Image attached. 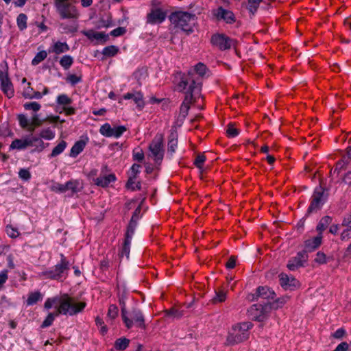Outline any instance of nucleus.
<instances>
[{"instance_id": "1", "label": "nucleus", "mask_w": 351, "mask_h": 351, "mask_svg": "<svg viewBox=\"0 0 351 351\" xmlns=\"http://www.w3.org/2000/svg\"><path fill=\"white\" fill-rule=\"evenodd\" d=\"M86 303L84 302H77L74 298L70 297L64 293L60 296L59 305L57 306V311L54 313H50L41 324L42 328L50 326L56 317L60 315L73 316L81 313L86 307Z\"/></svg>"}, {"instance_id": "2", "label": "nucleus", "mask_w": 351, "mask_h": 351, "mask_svg": "<svg viewBox=\"0 0 351 351\" xmlns=\"http://www.w3.org/2000/svg\"><path fill=\"white\" fill-rule=\"evenodd\" d=\"M178 88L181 90H185V98L180 106V117L184 119L188 114L190 104L200 96V82H199V79H196L191 75L181 80L178 84Z\"/></svg>"}, {"instance_id": "3", "label": "nucleus", "mask_w": 351, "mask_h": 351, "mask_svg": "<svg viewBox=\"0 0 351 351\" xmlns=\"http://www.w3.org/2000/svg\"><path fill=\"white\" fill-rule=\"evenodd\" d=\"M252 327L253 324L250 322L232 326L227 335L225 345L232 346L246 341L250 337V330Z\"/></svg>"}, {"instance_id": "4", "label": "nucleus", "mask_w": 351, "mask_h": 351, "mask_svg": "<svg viewBox=\"0 0 351 351\" xmlns=\"http://www.w3.org/2000/svg\"><path fill=\"white\" fill-rule=\"evenodd\" d=\"M55 6L61 19L75 21L80 16V12L72 0H55Z\"/></svg>"}, {"instance_id": "5", "label": "nucleus", "mask_w": 351, "mask_h": 351, "mask_svg": "<svg viewBox=\"0 0 351 351\" xmlns=\"http://www.w3.org/2000/svg\"><path fill=\"white\" fill-rule=\"evenodd\" d=\"M169 20L175 25L182 28L183 31L192 32L196 16L187 12L178 11L171 13Z\"/></svg>"}, {"instance_id": "6", "label": "nucleus", "mask_w": 351, "mask_h": 351, "mask_svg": "<svg viewBox=\"0 0 351 351\" xmlns=\"http://www.w3.org/2000/svg\"><path fill=\"white\" fill-rule=\"evenodd\" d=\"M69 269V262L63 254H61L60 262L53 269L43 271L40 276L53 280H62L65 278Z\"/></svg>"}, {"instance_id": "7", "label": "nucleus", "mask_w": 351, "mask_h": 351, "mask_svg": "<svg viewBox=\"0 0 351 351\" xmlns=\"http://www.w3.org/2000/svg\"><path fill=\"white\" fill-rule=\"evenodd\" d=\"M276 294L275 291L267 286L258 287L256 292L250 294L247 297L248 300L251 302L258 301L262 303L271 302L276 298Z\"/></svg>"}, {"instance_id": "8", "label": "nucleus", "mask_w": 351, "mask_h": 351, "mask_svg": "<svg viewBox=\"0 0 351 351\" xmlns=\"http://www.w3.org/2000/svg\"><path fill=\"white\" fill-rule=\"evenodd\" d=\"M248 312L254 320L263 322L271 313V307L267 302L262 303L258 302V303L253 304L248 310Z\"/></svg>"}, {"instance_id": "9", "label": "nucleus", "mask_w": 351, "mask_h": 351, "mask_svg": "<svg viewBox=\"0 0 351 351\" xmlns=\"http://www.w3.org/2000/svg\"><path fill=\"white\" fill-rule=\"evenodd\" d=\"M324 188L322 186L316 187L311 197V202L307 210V214L317 213L319 210L326 200L324 195Z\"/></svg>"}, {"instance_id": "10", "label": "nucleus", "mask_w": 351, "mask_h": 351, "mask_svg": "<svg viewBox=\"0 0 351 351\" xmlns=\"http://www.w3.org/2000/svg\"><path fill=\"white\" fill-rule=\"evenodd\" d=\"M149 150L151 153L150 156L154 158L156 162H161L164 157V145L163 136L157 134L149 146Z\"/></svg>"}, {"instance_id": "11", "label": "nucleus", "mask_w": 351, "mask_h": 351, "mask_svg": "<svg viewBox=\"0 0 351 351\" xmlns=\"http://www.w3.org/2000/svg\"><path fill=\"white\" fill-rule=\"evenodd\" d=\"M210 42L220 50H226L234 45L235 41L223 34H215L212 36Z\"/></svg>"}, {"instance_id": "12", "label": "nucleus", "mask_w": 351, "mask_h": 351, "mask_svg": "<svg viewBox=\"0 0 351 351\" xmlns=\"http://www.w3.org/2000/svg\"><path fill=\"white\" fill-rule=\"evenodd\" d=\"M128 319L131 322V325L126 326L128 328H131L133 326L145 328L144 316L140 309L133 308L130 312H128Z\"/></svg>"}, {"instance_id": "13", "label": "nucleus", "mask_w": 351, "mask_h": 351, "mask_svg": "<svg viewBox=\"0 0 351 351\" xmlns=\"http://www.w3.org/2000/svg\"><path fill=\"white\" fill-rule=\"evenodd\" d=\"M307 258L308 256L305 252H300L295 257L289 261L287 267L289 270L294 271L298 268L302 267L304 263L306 262Z\"/></svg>"}, {"instance_id": "14", "label": "nucleus", "mask_w": 351, "mask_h": 351, "mask_svg": "<svg viewBox=\"0 0 351 351\" xmlns=\"http://www.w3.org/2000/svg\"><path fill=\"white\" fill-rule=\"evenodd\" d=\"M166 14L160 9H154L147 16V23L150 24L160 23L165 21Z\"/></svg>"}, {"instance_id": "15", "label": "nucleus", "mask_w": 351, "mask_h": 351, "mask_svg": "<svg viewBox=\"0 0 351 351\" xmlns=\"http://www.w3.org/2000/svg\"><path fill=\"white\" fill-rule=\"evenodd\" d=\"M215 16L218 19H223L227 23L231 24L235 22L234 13L230 10L223 8L222 7L218 8L216 11Z\"/></svg>"}, {"instance_id": "16", "label": "nucleus", "mask_w": 351, "mask_h": 351, "mask_svg": "<svg viewBox=\"0 0 351 351\" xmlns=\"http://www.w3.org/2000/svg\"><path fill=\"white\" fill-rule=\"evenodd\" d=\"M123 98L124 99H132L140 110L143 109L145 106L143 95L141 92L128 93L123 96Z\"/></svg>"}, {"instance_id": "17", "label": "nucleus", "mask_w": 351, "mask_h": 351, "mask_svg": "<svg viewBox=\"0 0 351 351\" xmlns=\"http://www.w3.org/2000/svg\"><path fill=\"white\" fill-rule=\"evenodd\" d=\"M116 176L114 173L108 175H100L99 177L93 180L95 184L103 188L108 186L111 182L116 181Z\"/></svg>"}, {"instance_id": "18", "label": "nucleus", "mask_w": 351, "mask_h": 351, "mask_svg": "<svg viewBox=\"0 0 351 351\" xmlns=\"http://www.w3.org/2000/svg\"><path fill=\"white\" fill-rule=\"evenodd\" d=\"M322 237L319 235L313 239H308L304 243V250L302 252H311L317 249L322 243Z\"/></svg>"}, {"instance_id": "19", "label": "nucleus", "mask_w": 351, "mask_h": 351, "mask_svg": "<svg viewBox=\"0 0 351 351\" xmlns=\"http://www.w3.org/2000/svg\"><path fill=\"white\" fill-rule=\"evenodd\" d=\"M342 226L346 227V229L341 234V239L347 241L351 238V213L345 215L342 221Z\"/></svg>"}, {"instance_id": "20", "label": "nucleus", "mask_w": 351, "mask_h": 351, "mask_svg": "<svg viewBox=\"0 0 351 351\" xmlns=\"http://www.w3.org/2000/svg\"><path fill=\"white\" fill-rule=\"evenodd\" d=\"M206 65L199 62L195 66L194 71L189 72L188 75L182 77L181 80L191 75L194 76L195 78L199 79V82H200V86H202V77L206 73Z\"/></svg>"}, {"instance_id": "21", "label": "nucleus", "mask_w": 351, "mask_h": 351, "mask_svg": "<svg viewBox=\"0 0 351 351\" xmlns=\"http://www.w3.org/2000/svg\"><path fill=\"white\" fill-rule=\"evenodd\" d=\"M178 147V133L176 131H171L168 137L167 154L172 156L176 152Z\"/></svg>"}, {"instance_id": "22", "label": "nucleus", "mask_w": 351, "mask_h": 351, "mask_svg": "<svg viewBox=\"0 0 351 351\" xmlns=\"http://www.w3.org/2000/svg\"><path fill=\"white\" fill-rule=\"evenodd\" d=\"M280 284L285 289H293L295 287L298 282L294 278H290L287 274L280 275Z\"/></svg>"}, {"instance_id": "23", "label": "nucleus", "mask_w": 351, "mask_h": 351, "mask_svg": "<svg viewBox=\"0 0 351 351\" xmlns=\"http://www.w3.org/2000/svg\"><path fill=\"white\" fill-rule=\"evenodd\" d=\"M1 89L8 97L11 98L14 96V91L13 85L8 77V75H5L4 79H2Z\"/></svg>"}, {"instance_id": "24", "label": "nucleus", "mask_w": 351, "mask_h": 351, "mask_svg": "<svg viewBox=\"0 0 351 351\" xmlns=\"http://www.w3.org/2000/svg\"><path fill=\"white\" fill-rule=\"evenodd\" d=\"M69 46L66 43L58 41L53 44V45L49 49V53H54L56 54H60L62 53L67 52L69 51Z\"/></svg>"}, {"instance_id": "25", "label": "nucleus", "mask_w": 351, "mask_h": 351, "mask_svg": "<svg viewBox=\"0 0 351 351\" xmlns=\"http://www.w3.org/2000/svg\"><path fill=\"white\" fill-rule=\"evenodd\" d=\"M82 188L80 182L77 180H71L65 183L66 192L70 191L72 195L80 191Z\"/></svg>"}, {"instance_id": "26", "label": "nucleus", "mask_w": 351, "mask_h": 351, "mask_svg": "<svg viewBox=\"0 0 351 351\" xmlns=\"http://www.w3.org/2000/svg\"><path fill=\"white\" fill-rule=\"evenodd\" d=\"M84 35H86L90 40H104V42L108 38V36L104 33L97 32L93 30H89L86 32H84Z\"/></svg>"}, {"instance_id": "27", "label": "nucleus", "mask_w": 351, "mask_h": 351, "mask_svg": "<svg viewBox=\"0 0 351 351\" xmlns=\"http://www.w3.org/2000/svg\"><path fill=\"white\" fill-rule=\"evenodd\" d=\"M28 146H31V141L27 140V138L25 139H15L12 141L10 148L12 149H23L27 147Z\"/></svg>"}, {"instance_id": "28", "label": "nucleus", "mask_w": 351, "mask_h": 351, "mask_svg": "<svg viewBox=\"0 0 351 351\" xmlns=\"http://www.w3.org/2000/svg\"><path fill=\"white\" fill-rule=\"evenodd\" d=\"M289 298L288 296H283L278 298L274 300L273 302H267V304H269V306L271 307V310H277L281 307L283 306L284 304H285L287 301L289 300Z\"/></svg>"}, {"instance_id": "29", "label": "nucleus", "mask_w": 351, "mask_h": 351, "mask_svg": "<svg viewBox=\"0 0 351 351\" xmlns=\"http://www.w3.org/2000/svg\"><path fill=\"white\" fill-rule=\"evenodd\" d=\"M86 145V143L84 141H77L73 146L71 147L70 152V156L76 157L78 154H80L83 149H84Z\"/></svg>"}, {"instance_id": "30", "label": "nucleus", "mask_w": 351, "mask_h": 351, "mask_svg": "<svg viewBox=\"0 0 351 351\" xmlns=\"http://www.w3.org/2000/svg\"><path fill=\"white\" fill-rule=\"evenodd\" d=\"M332 222V218L330 216H324L323 217L317 226V230L320 232H322L326 230V228Z\"/></svg>"}, {"instance_id": "31", "label": "nucleus", "mask_w": 351, "mask_h": 351, "mask_svg": "<svg viewBox=\"0 0 351 351\" xmlns=\"http://www.w3.org/2000/svg\"><path fill=\"white\" fill-rule=\"evenodd\" d=\"M120 305L121 306V317L125 326H130L131 322L128 319V311L126 310L125 302L123 298L120 299Z\"/></svg>"}, {"instance_id": "32", "label": "nucleus", "mask_w": 351, "mask_h": 351, "mask_svg": "<svg viewBox=\"0 0 351 351\" xmlns=\"http://www.w3.org/2000/svg\"><path fill=\"white\" fill-rule=\"evenodd\" d=\"M183 312L182 311H180L178 309L171 308L169 310H166L165 311V316L167 318L171 319H180L182 317Z\"/></svg>"}, {"instance_id": "33", "label": "nucleus", "mask_w": 351, "mask_h": 351, "mask_svg": "<svg viewBox=\"0 0 351 351\" xmlns=\"http://www.w3.org/2000/svg\"><path fill=\"white\" fill-rule=\"evenodd\" d=\"M66 143L64 141H61L52 150L51 153L49 155L50 158L56 157L60 155L61 153L64 152L65 148L66 147Z\"/></svg>"}, {"instance_id": "34", "label": "nucleus", "mask_w": 351, "mask_h": 351, "mask_svg": "<svg viewBox=\"0 0 351 351\" xmlns=\"http://www.w3.org/2000/svg\"><path fill=\"white\" fill-rule=\"evenodd\" d=\"M136 225V219L130 220L128 226L127 232L125 233V239L132 241Z\"/></svg>"}, {"instance_id": "35", "label": "nucleus", "mask_w": 351, "mask_h": 351, "mask_svg": "<svg viewBox=\"0 0 351 351\" xmlns=\"http://www.w3.org/2000/svg\"><path fill=\"white\" fill-rule=\"evenodd\" d=\"M262 1L263 0H248L247 9L252 15H254Z\"/></svg>"}, {"instance_id": "36", "label": "nucleus", "mask_w": 351, "mask_h": 351, "mask_svg": "<svg viewBox=\"0 0 351 351\" xmlns=\"http://www.w3.org/2000/svg\"><path fill=\"white\" fill-rule=\"evenodd\" d=\"M43 296L41 293L38 291H36L34 293H31L29 294L28 298L27 300V304L29 306L33 305L36 304L38 301L42 300Z\"/></svg>"}, {"instance_id": "37", "label": "nucleus", "mask_w": 351, "mask_h": 351, "mask_svg": "<svg viewBox=\"0 0 351 351\" xmlns=\"http://www.w3.org/2000/svg\"><path fill=\"white\" fill-rule=\"evenodd\" d=\"M73 63V58L69 55L63 56L60 60V64L65 69H69Z\"/></svg>"}, {"instance_id": "38", "label": "nucleus", "mask_w": 351, "mask_h": 351, "mask_svg": "<svg viewBox=\"0 0 351 351\" xmlns=\"http://www.w3.org/2000/svg\"><path fill=\"white\" fill-rule=\"evenodd\" d=\"M27 17L26 14L21 13L19 14L16 19L18 27L20 30H24L27 28Z\"/></svg>"}, {"instance_id": "39", "label": "nucleus", "mask_w": 351, "mask_h": 351, "mask_svg": "<svg viewBox=\"0 0 351 351\" xmlns=\"http://www.w3.org/2000/svg\"><path fill=\"white\" fill-rule=\"evenodd\" d=\"M118 51L119 49L117 47L114 45H110L104 48L102 54L108 57H112L114 56L118 53Z\"/></svg>"}, {"instance_id": "40", "label": "nucleus", "mask_w": 351, "mask_h": 351, "mask_svg": "<svg viewBox=\"0 0 351 351\" xmlns=\"http://www.w3.org/2000/svg\"><path fill=\"white\" fill-rule=\"evenodd\" d=\"M47 56V53L46 51H40L37 53L35 57L32 60V64L34 66L38 65L42 61H43Z\"/></svg>"}, {"instance_id": "41", "label": "nucleus", "mask_w": 351, "mask_h": 351, "mask_svg": "<svg viewBox=\"0 0 351 351\" xmlns=\"http://www.w3.org/2000/svg\"><path fill=\"white\" fill-rule=\"evenodd\" d=\"M129 339L126 338H119L115 341L114 347L118 350H124L128 346Z\"/></svg>"}, {"instance_id": "42", "label": "nucleus", "mask_w": 351, "mask_h": 351, "mask_svg": "<svg viewBox=\"0 0 351 351\" xmlns=\"http://www.w3.org/2000/svg\"><path fill=\"white\" fill-rule=\"evenodd\" d=\"M130 245H131V241L130 240H124V243L121 249V251L119 253L120 256L123 257L124 256H126L127 258H129L130 252Z\"/></svg>"}, {"instance_id": "43", "label": "nucleus", "mask_w": 351, "mask_h": 351, "mask_svg": "<svg viewBox=\"0 0 351 351\" xmlns=\"http://www.w3.org/2000/svg\"><path fill=\"white\" fill-rule=\"evenodd\" d=\"M136 178H133L132 176H130L126 183V187L128 189H130L132 191H136V190H140L141 189V183L138 182H135L134 181V179Z\"/></svg>"}, {"instance_id": "44", "label": "nucleus", "mask_w": 351, "mask_h": 351, "mask_svg": "<svg viewBox=\"0 0 351 351\" xmlns=\"http://www.w3.org/2000/svg\"><path fill=\"white\" fill-rule=\"evenodd\" d=\"M119 309L114 304L110 305L108 311L107 317L110 320H114L118 316Z\"/></svg>"}, {"instance_id": "45", "label": "nucleus", "mask_w": 351, "mask_h": 351, "mask_svg": "<svg viewBox=\"0 0 351 351\" xmlns=\"http://www.w3.org/2000/svg\"><path fill=\"white\" fill-rule=\"evenodd\" d=\"M100 133L106 137H112V128L109 123H105L99 129Z\"/></svg>"}, {"instance_id": "46", "label": "nucleus", "mask_w": 351, "mask_h": 351, "mask_svg": "<svg viewBox=\"0 0 351 351\" xmlns=\"http://www.w3.org/2000/svg\"><path fill=\"white\" fill-rule=\"evenodd\" d=\"M40 138L46 140H51L55 137V133L49 128L41 130L40 133Z\"/></svg>"}, {"instance_id": "47", "label": "nucleus", "mask_w": 351, "mask_h": 351, "mask_svg": "<svg viewBox=\"0 0 351 351\" xmlns=\"http://www.w3.org/2000/svg\"><path fill=\"white\" fill-rule=\"evenodd\" d=\"M23 107L27 110H32V111L36 112L40 110L41 106L36 101L27 102L23 105Z\"/></svg>"}, {"instance_id": "48", "label": "nucleus", "mask_w": 351, "mask_h": 351, "mask_svg": "<svg viewBox=\"0 0 351 351\" xmlns=\"http://www.w3.org/2000/svg\"><path fill=\"white\" fill-rule=\"evenodd\" d=\"M215 296L213 298V303L222 302L226 299V292L223 290H219L216 291Z\"/></svg>"}, {"instance_id": "49", "label": "nucleus", "mask_w": 351, "mask_h": 351, "mask_svg": "<svg viewBox=\"0 0 351 351\" xmlns=\"http://www.w3.org/2000/svg\"><path fill=\"white\" fill-rule=\"evenodd\" d=\"M60 300V297L48 298L45 302V308L47 309L51 308L53 305H56V308L57 309V306L59 305V302Z\"/></svg>"}, {"instance_id": "50", "label": "nucleus", "mask_w": 351, "mask_h": 351, "mask_svg": "<svg viewBox=\"0 0 351 351\" xmlns=\"http://www.w3.org/2000/svg\"><path fill=\"white\" fill-rule=\"evenodd\" d=\"M126 130V127L123 125L114 127L112 128V137L119 138Z\"/></svg>"}, {"instance_id": "51", "label": "nucleus", "mask_w": 351, "mask_h": 351, "mask_svg": "<svg viewBox=\"0 0 351 351\" xmlns=\"http://www.w3.org/2000/svg\"><path fill=\"white\" fill-rule=\"evenodd\" d=\"M226 133L228 137L233 138L239 135V130L234 128L233 123H229L227 127Z\"/></svg>"}, {"instance_id": "52", "label": "nucleus", "mask_w": 351, "mask_h": 351, "mask_svg": "<svg viewBox=\"0 0 351 351\" xmlns=\"http://www.w3.org/2000/svg\"><path fill=\"white\" fill-rule=\"evenodd\" d=\"M72 100L64 94L60 95L57 98V103L60 105H69L71 104Z\"/></svg>"}, {"instance_id": "53", "label": "nucleus", "mask_w": 351, "mask_h": 351, "mask_svg": "<svg viewBox=\"0 0 351 351\" xmlns=\"http://www.w3.org/2000/svg\"><path fill=\"white\" fill-rule=\"evenodd\" d=\"M18 121L22 128H26L29 126V121L25 114H19L18 116Z\"/></svg>"}, {"instance_id": "54", "label": "nucleus", "mask_w": 351, "mask_h": 351, "mask_svg": "<svg viewBox=\"0 0 351 351\" xmlns=\"http://www.w3.org/2000/svg\"><path fill=\"white\" fill-rule=\"evenodd\" d=\"M46 120H47V119H40L38 114H33V116L32 117L31 123H32V125H34L35 127L37 128V127L40 126L43 124V123L44 121H45Z\"/></svg>"}, {"instance_id": "55", "label": "nucleus", "mask_w": 351, "mask_h": 351, "mask_svg": "<svg viewBox=\"0 0 351 351\" xmlns=\"http://www.w3.org/2000/svg\"><path fill=\"white\" fill-rule=\"evenodd\" d=\"M6 232L8 235L11 238H16L19 235L17 229L14 228L12 226H7Z\"/></svg>"}, {"instance_id": "56", "label": "nucleus", "mask_w": 351, "mask_h": 351, "mask_svg": "<svg viewBox=\"0 0 351 351\" xmlns=\"http://www.w3.org/2000/svg\"><path fill=\"white\" fill-rule=\"evenodd\" d=\"M206 157L204 154H201L197 156L194 164L195 165L200 169L202 167L204 162H205Z\"/></svg>"}, {"instance_id": "57", "label": "nucleus", "mask_w": 351, "mask_h": 351, "mask_svg": "<svg viewBox=\"0 0 351 351\" xmlns=\"http://www.w3.org/2000/svg\"><path fill=\"white\" fill-rule=\"evenodd\" d=\"M315 261L319 264L326 263V254L324 252H318L316 254V258H315Z\"/></svg>"}, {"instance_id": "58", "label": "nucleus", "mask_w": 351, "mask_h": 351, "mask_svg": "<svg viewBox=\"0 0 351 351\" xmlns=\"http://www.w3.org/2000/svg\"><path fill=\"white\" fill-rule=\"evenodd\" d=\"M51 190L58 193H65V184L56 183L52 186Z\"/></svg>"}, {"instance_id": "59", "label": "nucleus", "mask_w": 351, "mask_h": 351, "mask_svg": "<svg viewBox=\"0 0 351 351\" xmlns=\"http://www.w3.org/2000/svg\"><path fill=\"white\" fill-rule=\"evenodd\" d=\"M20 178L24 180H28L31 178L30 172L25 169H21L19 172Z\"/></svg>"}, {"instance_id": "60", "label": "nucleus", "mask_w": 351, "mask_h": 351, "mask_svg": "<svg viewBox=\"0 0 351 351\" xmlns=\"http://www.w3.org/2000/svg\"><path fill=\"white\" fill-rule=\"evenodd\" d=\"M82 79L80 77L77 76L75 74H71L67 77V81L70 82L72 85H75L80 82H81Z\"/></svg>"}, {"instance_id": "61", "label": "nucleus", "mask_w": 351, "mask_h": 351, "mask_svg": "<svg viewBox=\"0 0 351 351\" xmlns=\"http://www.w3.org/2000/svg\"><path fill=\"white\" fill-rule=\"evenodd\" d=\"M133 159L134 160H137L138 162H141L144 159V153L142 149H140L138 152L134 151L133 152Z\"/></svg>"}, {"instance_id": "62", "label": "nucleus", "mask_w": 351, "mask_h": 351, "mask_svg": "<svg viewBox=\"0 0 351 351\" xmlns=\"http://www.w3.org/2000/svg\"><path fill=\"white\" fill-rule=\"evenodd\" d=\"M125 29L124 27H119L113 29L110 32V35L117 37V36L123 35V34H125Z\"/></svg>"}, {"instance_id": "63", "label": "nucleus", "mask_w": 351, "mask_h": 351, "mask_svg": "<svg viewBox=\"0 0 351 351\" xmlns=\"http://www.w3.org/2000/svg\"><path fill=\"white\" fill-rule=\"evenodd\" d=\"M237 256H231L228 262L226 264V266L228 269H233L236 265Z\"/></svg>"}, {"instance_id": "64", "label": "nucleus", "mask_w": 351, "mask_h": 351, "mask_svg": "<svg viewBox=\"0 0 351 351\" xmlns=\"http://www.w3.org/2000/svg\"><path fill=\"white\" fill-rule=\"evenodd\" d=\"M141 166L138 164H134L130 170L132 175L130 176L136 178V175L139 173Z\"/></svg>"}]
</instances>
